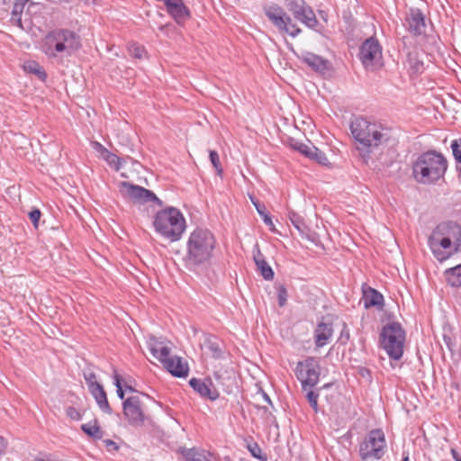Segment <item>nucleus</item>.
I'll return each instance as SVG.
<instances>
[{
	"mask_svg": "<svg viewBox=\"0 0 461 461\" xmlns=\"http://www.w3.org/2000/svg\"><path fill=\"white\" fill-rule=\"evenodd\" d=\"M460 244L461 226L454 221L439 223L428 238V246L439 262L457 253Z\"/></svg>",
	"mask_w": 461,
	"mask_h": 461,
	"instance_id": "nucleus-1",
	"label": "nucleus"
},
{
	"mask_svg": "<svg viewBox=\"0 0 461 461\" xmlns=\"http://www.w3.org/2000/svg\"><path fill=\"white\" fill-rule=\"evenodd\" d=\"M216 239L209 230H194L186 243V254L184 258L185 267L190 271H196L198 267L208 264L213 257Z\"/></svg>",
	"mask_w": 461,
	"mask_h": 461,
	"instance_id": "nucleus-2",
	"label": "nucleus"
},
{
	"mask_svg": "<svg viewBox=\"0 0 461 461\" xmlns=\"http://www.w3.org/2000/svg\"><path fill=\"white\" fill-rule=\"evenodd\" d=\"M349 129L355 140L366 152L385 145L390 140V130L382 124L358 116L350 122Z\"/></svg>",
	"mask_w": 461,
	"mask_h": 461,
	"instance_id": "nucleus-3",
	"label": "nucleus"
},
{
	"mask_svg": "<svg viewBox=\"0 0 461 461\" xmlns=\"http://www.w3.org/2000/svg\"><path fill=\"white\" fill-rule=\"evenodd\" d=\"M447 161L439 152L429 150L419 155L412 164L413 178L420 184L431 185L442 178Z\"/></svg>",
	"mask_w": 461,
	"mask_h": 461,
	"instance_id": "nucleus-4",
	"label": "nucleus"
},
{
	"mask_svg": "<svg viewBox=\"0 0 461 461\" xmlns=\"http://www.w3.org/2000/svg\"><path fill=\"white\" fill-rule=\"evenodd\" d=\"M189 384L203 399L208 401L217 400L220 390L230 394L238 388L235 379L227 372H215L212 377L204 379L194 377L190 379Z\"/></svg>",
	"mask_w": 461,
	"mask_h": 461,
	"instance_id": "nucleus-5",
	"label": "nucleus"
},
{
	"mask_svg": "<svg viewBox=\"0 0 461 461\" xmlns=\"http://www.w3.org/2000/svg\"><path fill=\"white\" fill-rule=\"evenodd\" d=\"M153 226L157 233L171 242L179 240L186 227L183 213L172 206L156 213Z\"/></svg>",
	"mask_w": 461,
	"mask_h": 461,
	"instance_id": "nucleus-6",
	"label": "nucleus"
},
{
	"mask_svg": "<svg viewBox=\"0 0 461 461\" xmlns=\"http://www.w3.org/2000/svg\"><path fill=\"white\" fill-rule=\"evenodd\" d=\"M297 379L301 382L302 391L305 393L309 403H317L318 393L313 388L318 384L321 375L319 360L314 357H308L299 361L294 369Z\"/></svg>",
	"mask_w": 461,
	"mask_h": 461,
	"instance_id": "nucleus-7",
	"label": "nucleus"
},
{
	"mask_svg": "<svg viewBox=\"0 0 461 461\" xmlns=\"http://www.w3.org/2000/svg\"><path fill=\"white\" fill-rule=\"evenodd\" d=\"M405 330L397 321L384 325L380 333V344L390 358L400 360L403 355Z\"/></svg>",
	"mask_w": 461,
	"mask_h": 461,
	"instance_id": "nucleus-8",
	"label": "nucleus"
},
{
	"mask_svg": "<svg viewBox=\"0 0 461 461\" xmlns=\"http://www.w3.org/2000/svg\"><path fill=\"white\" fill-rule=\"evenodd\" d=\"M264 14L279 32L286 33L293 38L302 32V30L279 5L271 4L264 6Z\"/></svg>",
	"mask_w": 461,
	"mask_h": 461,
	"instance_id": "nucleus-9",
	"label": "nucleus"
},
{
	"mask_svg": "<svg viewBox=\"0 0 461 461\" xmlns=\"http://www.w3.org/2000/svg\"><path fill=\"white\" fill-rule=\"evenodd\" d=\"M47 54L55 55L56 52L76 50L80 47L79 36L69 30H56L47 36Z\"/></svg>",
	"mask_w": 461,
	"mask_h": 461,
	"instance_id": "nucleus-10",
	"label": "nucleus"
},
{
	"mask_svg": "<svg viewBox=\"0 0 461 461\" xmlns=\"http://www.w3.org/2000/svg\"><path fill=\"white\" fill-rule=\"evenodd\" d=\"M385 438L382 429H372L359 447V455L363 460L380 459L384 451Z\"/></svg>",
	"mask_w": 461,
	"mask_h": 461,
	"instance_id": "nucleus-11",
	"label": "nucleus"
},
{
	"mask_svg": "<svg viewBox=\"0 0 461 461\" xmlns=\"http://www.w3.org/2000/svg\"><path fill=\"white\" fill-rule=\"evenodd\" d=\"M120 192L123 196L135 202H154L159 206L163 205V202L158 198L152 191L140 185L130 184L128 182H122L120 184Z\"/></svg>",
	"mask_w": 461,
	"mask_h": 461,
	"instance_id": "nucleus-12",
	"label": "nucleus"
},
{
	"mask_svg": "<svg viewBox=\"0 0 461 461\" xmlns=\"http://www.w3.org/2000/svg\"><path fill=\"white\" fill-rule=\"evenodd\" d=\"M358 57L366 68L378 62L382 58V47L377 39H366L360 46Z\"/></svg>",
	"mask_w": 461,
	"mask_h": 461,
	"instance_id": "nucleus-13",
	"label": "nucleus"
},
{
	"mask_svg": "<svg viewBox=\"0 0 461 461\" xmlns=\"http://www.w3.org/2000/svg\"><path fill=\"white\" fill-rule=\"evenodd\" d=\"M114 384L116 386L117 394L120 399L124 398V394L129 393L128 397L122 403H148L153 401L152 398L142 392L137 391L129 385H122V379L118 375H114Z\"/></svg>",
	"mask_w": 461,
	"mask_h": 461,
	"instance_id": "nucleus-14",
	"label": "nucleus"
},
{
	"mask_svg": "<svg viewBox=\"0 0 461 461\" xmlns=\"http://www.w3.org/2000/svg\"><path fill=\"white\" fill-rule=\"evenodd\" d=\"M404 26L407 31L415 36L426 32L425 15L419 8H410L406 14Z\"/></svg>",
	"mask_w": 461,
	"mask_h": 461,
	"instance_id": "nucleus-15",
	"label": "nucleus"
},
{
	"mask_svg": "<svg viewBox=\"0 0 461 461\" xmlns=\"http://www.w3.org/2000/svg\"><path fill=\"white\" fill-rule=\"evenodd\" d=\"M165 5L168 14L178 24L185 23L191 17V11L183 0H166Z\"/></svg>",
	"mask_w": 461,
	"mask_h": 461,
	"instance_id": "nucleus-16",
	"label": "nucleus"
},
{
	"mask_svg": "<svg viewBox=\"0 0 461 461\" xmlns=\"http://www.w3.org/2000/svg\"><path fill=\"white\" fill-rule=\"evenodd\" d=\"M162 364L165 368L176 377H185L188 375V364L180 357L169 356Z\"/></svg>",
	"mask_w": 461,
	"mask_h": 461,
	"instance_id": "nucleus-17",
	"label": "nucleus"
},
{
	"mask_svg": "<svg viewBox=\"0 0 461 461\" xmlns=\"http://www.w3.org/2000/svg\"><path fill=\"white\" fill-rule=\"evenodd\" d=\"M333 335V327L331 322L321 321L314 330V342L317 348H322L327 345Z\"/></svg>",
	"mask_w": 461,
	"mask_h": 461,
	"instance_id": "nucleus-18",
	"label": "nucleus"
},
{
	"mask_svg": "<svg viewBox=\"0 0 461 461\" xmlns=\"http://www.w3.org/2000/svg\"><path fill=\"white\" fill-rule=\"evenodd\" d=\"M363 302L366 309L376 307L381 310L384 305L383 294L372 287L363 288Z\"/></svg>",
	"mask_w": 461,
	"mask_h": 461,
	"instance_id": "nucleus-19",
	"label": "nucleus"
},
{
	"mask_svg": "<svg viewBox=\"0 0 461 461\" xmlns=\"http://www.w3.org/2000/svg\"><path fill=\"white\" fill-rule=\"evenodd\" d=\"M147 346L151 355L161 363L169 357L170 349L153 336L148 339Z\"/></svg>",
	"mask_w": 461,
	"mask_h": 461,
	"instance_id": "nucleus-20",
	"label": "nucleus"
},
{
	"mask_svg": "<svg viewBox=\"0 0 461 461\" xmlns=\"http://www.w3.org/2000/svg\"><path fill=\"white\" fill-rule=\"evenodd\" d=\"M302 60L318 73L324 74L329 68V61L312 52L303 54Z\"/></svg>",
	"mask_w": 461,
	"mask_h": 461,
	"instance_id": "nucleus-21",
	"label": "nucleus"
},
{
	"mask_svg": "<svg viewBox=\"0 0 461 461\" xmlns=\"http://www.w3.org/2000/svg\"><path fill=\"white\" fill-rule=\"evenodd\" d=\"M123 413L129 423L132 426H141L145 420V415L140 409V405H122Z\"/></svg>",
	"mask_w": 461,
	"mask_h": 461,
	"instance_id": "nucleus-22",
	"label": "nucleus"
},
{
	"mask_svg": "<svg viewBox=\"0 0 461 461\" xmlns=\"http://www.w3.org/2000/svg\"><path fill=\"white\" fill-rule=\"evenodd\" d=\"M95 376L93 373L88 374V389L96 401V403H108L106 393L103 386L99 384L95 380Z\"/></svg>",
	"mask_w": 461,
	"mask_h": 461,
	"instance_id": "nucleus-23",
	"label": "nucleus"
},
{
	"mask_svg": "<svg viewBox=\"0 0 461 461\" xmlns=\"http://www.w3.org/2000/svg\"><path fill=\"white\" fill-rule=\"evenodd\" d=\"M185 461H215L213 454L197 448H189L182 451Z\"/></svg>",
	"mask_w": 461,
	"mask_h": 461,
	"instance_id": "nucleus-24",
	"label": "nucleus"
},
{
	"mask_svg": "<svg viewBox=\"0 0 461 461\" xmlns=\"http://www.w3.org/2000/svg\"><path fill=\"white\" fill-rule=\"evenodd\" d=\"M204 347L211 353L213 358L219 359L223 357L222 343L214 336H207L204 340Z\"/></svg>",
	"mask_w": 461,
	"mask_h": 461,
	"instance_id": "nucleus-25",
	"label": "nucleus"
},
{
	"mask_svg": "<svg viewBox=\"0 0 461 461\" xmlns=\"http://www.w3.org/2000/svg\"><path fill=\"white\" fill-rule=\"evenodd\" d=\"M310 29L316 30L319 22L311 6L306 7L298 17L295 18Z\"/></svg>",
	"mask_w": 461,
	"mask_h": 461,
	"instance_id": "nucleus-26",
	"label": "nucleus"
},
{
	"mask_svg": "<svg viewBox=\"0 0 461 461\" xmlns=\"http://www.w3.org/2000/svg\"><path fill=\"white\" fill-rule=\"evenodd\" d=\"M29 0H14L12 9L11 22L22 27V14Z\"/></svg>",
	"mask_w": 461,
	"mask_h": 461,
	"instance_id": "nucleus-27",
	"label": "nucleus"
},
{
	"mask_svg": "<svg viewBox=\"0 0 461 461\" xmlns=\"http://www.w3.org/2000/svg\"><path fill=\"white\" fill-rule=\"evenodd\" d=\"M445 276L451 286H461V264L447 269Z\"/></svg>",
	"mask_w": 461,
	"mask_h": 461,
	"instance_id": "nucleus-28",
	"label": "nucleus"
},
{
	"mask_svg": "<svg viewBox=\"0 0 461 461\" xmlns=\"http://www.w3.org/2000/svg\"><path fill=\"white\" fill-rule=\"evenodd\" d=\"M23 68L27 73L33 74L38 77L41 81H45L47 78V74L42 68V67L34 60H29L24 63Z\"/></svg>",
	"mask_w": 461,
	"mask_h": 461,
	"instance_id": "nucleus-29",
	"label": "nucleus"
},
{
	"mask_svg": "<svg viewBox=\"0 0 461 461\" xmlns=\"http://www.w3.org/2000/svg\"><path fill=\"white\" fill-rule=\"evenodd\" d=\"M285 5L294 18L298 17L309 6L304 0H285Z\"/></svg>",
	"mask_w": 461,
	"mask_h": 461,
	"instance_id": "nucleus-30",
	"label": "nucleus"
},
{
	"mask_svg": "<svg viewBox=\"0 0 461 461\" xmlns=\"http://www.w3.org/2000/svg\"><path fill=\"white\" fill-rule=\"evenodd\" d=\"M252 203L255 205L258 214L263 218V221L265 222V224L267 225L271 230H274V223L272 221L271 217L267 212L266 206L263 203H259L258 201H254L253 199Z\"/></svg>",
	"mask_w": 461,
	"mask_h": 461,
	"instance_id": "nucleus-31",
	"label": "nucleus"
},
{
	"mask_svg": "<svg viewBox=\"0 0 461 461\" xmlns=\"http://www.w3.org/2000/svg\"><path fill=\"white\" fill-rule=\"evenodd\" d=\"M129 54L135 59H143L147 56L145 48L136 42H131L128 45Z\"/></svg>",
	"mask_w": 461,
	"mask_h": 461,
	"instance_id": "nucleus-32",
	"label": "nucleus"
},
{
	"mask_svg": "<svg viewBox=\"0 0 461 461\" xmlns=\"http://www.w3.org/2000/svg\"><path fill=\"white\" fill-rule=\"evenodd\" d=\"M289 220L291 223L294 225V227L300 232L304 233L306 230V225L304 223L303 219L296 212H289Z\"/></svg>",
	"mask_w": 461,
	"mask_h": 461,
	"instance_id": "nucleus-33",
	"label": "nucleus"
},
{
	"mask_svg": "<svg viewBox=\"0 0 461 461\" xmlns=\"http://www.w3.org/2000/svg\"><path fill=\"white\" fill-rule=\"evenodd\" d=\"M256 266L260 271V274L264 279L272 280L274 278V271L266 260L259 261V263L256 264Z\"/></svg>",
	"mask_w": 461,
	"mask_h": 461,
	"instance_id": "nucleus-34",
	"label": "nucleus"
},
{
	"mask_svg": "<svg viewBox=\"0 0 461 461\" xmlns=\"http://www.w3.org/2000/svg\"><path fill=\"white\" fill-rule=\"evenodd\" d=\"M248 449L253 457L258 459L259 461H267V454L262 452V449L258 443L253 442L248 444Z\"/></svg>",
	"mask_w": 461,
	"mask_h": 461,
	"instance_id": "nucleus-35",
	"label": "nucleus"
},
{
	"mask_svg": "<svg viewBox=\"0 0 461 461\" xmlns=\"http://www.w3.org/2000/svg\"><path fill=\"white\" fill-rule=\"evenodd\" d=\"M103 159H104L107 164L113 167L114 170L119 171L122 167L121 158L115 154L110 152L108 150L107 155H105Z\"/></svg>",
	"mask_w": 461,
	"mask_h": 461,
	"instance_id": "nucleus-36",
	"label": "nucleus"
},
{
	"mask_svg": "<svg viewBox=\"0 0 461 461\" xmlns=\"http://www.w3.org/2000/svg\"><path fill=\"white\" fill-rule=\"evenodd\" d=\"M312 145L311 144H305L300 141H294L292 143V148L297 151H299L301 154L304 155L305 157L309 158L310 155H312Z\"/></svg>",
	"mask_w": 461,
	"mask_h": 461,
	"instance_id": "nucleus-37",
	"label": "nucleus"
},
{
	"mask_svg": "<svg viewBox=\"0 0 461 461\" xmlns=\"http://www.w3.org/2000/svg\"><path fill=\"white\" fill-rule=\"evenodd\" d=\"M309 158L317 161L321 165H326L328 162V158L324 152L320 150L315 146L312 149V155L309 156Z\"/></svg>",
	"mask_w": 461,
	"mask_h": 461,
	"instance_id": "nucleus-38",
	"label": "nucleus"
},
{
	"mask_svg": "<svg viewBox=\"0 0 461 461\" xmlns=\"http://www.w3.org/2000/svg\"><path fill=\"white\" fill-rule=\"evenodd\" d=\"M451 149L453 156L456 163H461V138L456 139L451 142Z\"/></svg>",
	"mask_w": 461,
	"mask_h": 461,
	"instance_id": "nucleus-39",
	"label": "nucleus"
},
{
	"mask_svg": "<svg viewBox=\"0 0 461 461\" xmlns=\"http://www.w3.org/2000/svg\"><path fill=\"white\" fill-rule=\"evenodd\" d=\"M209 158L213 167L216 169L217 174L221 176L222 174V167L220 162L219 154L215 150H210Z\"/></svg>",
	"mask_w": 461,
	"mask_h": 461,
	"instance_id": "nucleus-40",
	"label": "nucleus"
},
{
	"mask_svg": "<svg viewBox=\"0 0 461 461\" xmlns=\"http://www.w3.org/2000/svg\"><path fill=\"white\" fill-rule=\"evenodd\" d=\"M278 304L280 307L285 305L287 301V290L284 285H278L276 286Z\"/></svg>",
	"mask_w": 461,
	"mask_h": 461,
	"instance_id": "nucleus-41",
	"label": "nucleus"
},
{
	"mask_svg": "<svg viewBox=\"0 0 461 461\" xmlns=\"http://www.w3.org/2000/svg\"><path fill=\"white\" fill-rule=\"evenodd\" d=\"M90 146L93 149V150L96 153V156L98 158H103L105 155H107L108 149L98 141H90Z\"/></svg>",
	"mask_w": 461,
	"mask_h": 461,
	"instance_id": "nucleus-42",
	"label": "nucleus"
},
{
	"mask_svg": "<svg viewBox=\"0 0 461 461\" xmlns=\"http://www.w3.org/2000/svg\"><path fill=\"white\" fill-rule=\"evenodd\" d=\"M104 432L101 428L96 425V420H95V424L88 425V437L93 438L94 439H101Z\"/></svg>",
	"mask_w": 461,
	"mask_h": 461,
	"instance_id": "nucleus-43",
	"label": "nucleus"
},
{
	"mask_svg": "<svg viewBox=\"0 0 461 461\" xmlns=\"http://www.w3.org/2000/svg\"><path fill=\"white\" fill-rule=\"evenodd\" d=\"M29 219L32 222L35 229L39 226V221L41 217V212L38 208H33L28 214Z\"/></svg>",
	"mask_w": 461,
	"mask_h": 461,
	"instance_id": "nucleus-44",
	"label": "nucleus"
},
{
	"mask_svg": "<svg viewBox=\"0 0 461 461\" xmlns=\"http://www.w3.org/2000/svg\"><path fill=\"white\" fill-rule=\"evenodd\" d=\"M258 411L259 412H262V415H265V419L270 422V423H276V417L272 415V413L269 411V409L267 405H258Z\"/></svg>",
	"mask_w": 461,
	"mask_h": 461,
	"instance_id": "nucleus-45",
	"label": "nucleus"
},
{
	"mask_svg": "<svg viewBox=\"0 0 461 461\" xmlns=\"http://www.w3.org/2000/svg\"><path fill=\"white\" fill-rule=\"evenodd\" d=\"M349 338H350L349 330H348L347 324L344 322L343 323V328H342L341 332H340V336H339V341L341 344L345 345L349 340Z\"/></svg>",
	"mask_w": 461,
	"mask_h": 461,
	"instance_id": "nucleus-46",
	"label": "nucleus"
},
{
	"mask_svg": "<svg viewBox=\"0 0 461 461\" xmlns=\"http://www.w3.org/2000/svg\"><path fill=\"white\" fill-rule=\"evenodd\" d=\"M68 416H69L72 420H77L81 418V412L77 410L74 406H68L66 410Z\"/></svg>",
	"mask_w": 461,
	"mask_h": 461,
	"instance_id": "nucleus-47",
	"label": "nucleus"
},
{
	"mask_svg": "<svg viewBox=\"0 0 461 461\" xmlns=\"http://www.w3.org/2000/svg\"><path fill=\"white\" fill-rule=\"evenodd\" d=\"M253 258L255 261V264L259 263L261 260H266L265 256L262 254V252L259 249L258 244H256L253 249Z\"/></svg>",
	"mask_w": 461,
	"mask_h": 461,
	"instance_id": "nucleus-48",
	"label": "nucleus"
},
{
	"mask_svg": "<svg viewBox=\"0 0 461 461\" xmlns=\"http://www.w3.org/2000/svg\"><path fill=\"white\" fill-rule=\"evenodd\" d=\"M103 443L109 452H114L119 449L118 444L112 439H104Z\"/></svg>",
	"mask_w": 461,
	"mask_h": 461,
	"instance_id": "nucleus-49",
	"label": "nucleus"
},
{
	"mask_svg": "<svg viewBox=\"0 0 461 461\" xmlns=\"http://www.w3.org/2000/svg\"><path fill=\"white\" fill-rule=\"evenodd\" d=\"M7 447V442L5 438L0 436V456L5 454Z\"/></svg>",
	"mask_w": 461,
	"mask_h": 461,
	"instance_id": "nucleus-50",
	"label": "nucleus"
},
{
	"mask_svg": "<svg viewBox=\"0 0 461 461\" xmlns=\"http://www.w3.org/2000/svg\"><path fill=\"white\" fill-rule=\"evenodd\" d=\"M450 453L455 461H461V455L455 448H451Z\"/></svg>",
	"mask_w": 461,
	"mask_h": 461,
	"instance_id": "nucleus-51",
	"label": "nucleus"
},
{
	"mask_svg": "<svg viewBox=\"0 0 461 461\" xmlns=\"http://www.w3.org/2000/svg\"><path fill=\"white\" fill-rule=\"evenodd\" d=\"M261 394L265 401H267L268 403H272L269 396L266 393L261 392Z\"/></svg>",
	"mask_w": 461,
	"mask_h": 461,
	"instance_id": "nucleus-52",
	"label": "nucleus"
},
{
	"mask_svg": "<svg viewBox=\"0 0 461 461\" xmlns=\"http://www.w3.org/2000/svg\"><path fill=\"white\" fill-rule=\"evenodd\" d=\"M319 14L321 19H323L325 22H327V14L324 11H320Z\"/></svg>",
	"mask_w": 461,
	"mask_h": 461,
	"instance_id": "nucleus-53",
	"label": "nucleus"
},
{
	"mask_svg": "<svg viewBox=\"0 0 461 461\" xmlns=\"http://www.w3.org/2000/svg\"><path fill=\"white\" fill-rule=\"evenodd\" d=\"M360 373H361V375H362L363 376H365V375H366H366H370L369 370H368V369H366V368H362V369L360 370Z\"/></svg>",
	"mask_w": 461,
	"mask_h": 461,
	"instance_id": "nucleus-54",
	"label": "nucleus"
},
{
	"mask_svg": "<svg viewBox=\"0 0 461 461\" xmlns=\"http://www.w3.org/2000/svg\"><path fill=\"white\" fill-rule=\"evenodd\" d=\"M422 67V63L416 62L414 65V68L419 71L420 68Z\"/></svg>",
	"mask_w": 461,
	"mask_h": 461,
	"instance_id": "nucleus-55",
	"label": "nucleus"
},
{
	"mask_svg": "<svg viewBox=\"0 0 461 461\" xmlns=\"http://www.w3.org/2000/svg\"><path fill=\"white\" fill-rule=\"evenodd\" d=\"M312 407V409L314 410V411L317 413L319 411H320V405H317V404H314V405H311Z\"/></svg>",
	"mask_w": 461,
	"mask_h": 461,
	"instance_id": "nucleus-56",
	"label": "nucleus"
},
{
	"mask_svg": "<svg viewBox=\"0 0 461 461\" xmlns=\"http://www.w3.org/2000/svg\"><path fill=\"white\" fill-rule=\"evenodd\" d=\"M81 429H82V431H83L84 433H86V423H84V424H82V425H81Z\"/></svg>",
	"mask_w": 461,
	"mask_h": 461,
	"instance_id": "nucleus-57",
	"label": "nucleus"
},
{
	"mask_svg": "<svg viewBox=\"0 0 461 461\" xmlns=\"http://www.w3.org/2000/svg\"><path fill=\"white\" fill-rule=\"evenodd\" d=\"M456 170L458 172V176H461V166H456Z\"/></svg>",
	"mask_w": 461,
	"mask_h": 461,
	"instance_id": "nucleus-58",
	"label": "nucleus"
},
{
	"mask_svg": "<svg viewBox=\"0 0 461 461\" xmlns=\"http://www.w3.org/2000/svg\"><path fill=\"white\" fill-rule=\"evenodd\" d=\"M104 410H110V405L108 404H105V405H100Z\"/></svg>",
	"mask_w": 461,
	"mask_h": 461,
	"instance_id": "nucleus-59",
	"label": "nucleus"
},
{
	"mask_svg": "<svg viewBox=\"0 0 461 461\" xmlns=\"http://www.w3.org/2000/svg\"><path fill=\"white\" fill-rule=\"evenodd\" d=\"M34 461H50V460L37 457V458L34 459Z\"/></svg>",
	"mask_w": 461,
	"mask_h": 461,
	"instance_id": "nucleus-60",
	"label": "nucleus"
},
{
	"mask_svg": "<svg viewBox=\"0 0 461 461\" xmlns=\"http://www.w3.org/2000/svg\"><path fill=\"white\" fill-rule=\"evenodd\" d=\"M402 461H410L409 460V456H404L403 458H402Z\"/></svg>",
	"mask_w": 461,
	"mask_h": 461,
	"instance_id": "nucleus-61",
	"label": "nucleus"
},
{
	"mask_svg": "<svg viewBox=\"0 0 461 461\" xmlns=\"http://www.w3.org/2000/svg\"><path fill=\"white\" fill-rule=\"evenodd\" d=\"M83 375H84V378L86 380V374L85 372L83 373Z\"/></svg>",
	"mask_w": 461,
	"mask_h": 461,
	"instance_id": "nucleus-62",
	"label": "nucleus"
}]
</instances>
